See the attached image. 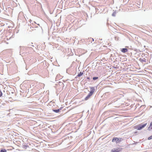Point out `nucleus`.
Returning a JSON list of instances; mask_svg holds the SVG:
<instances>
[{
    "label": "nucleus",
    "instance_id": "nucleus-1",
    "mask_svg": "<svg viewBox=\"0 0 152 152\" xmlns=\"http://www.w3.org/2000/svg\"><path fill=\"white\" fill-rule=\"evenodd\" d=\"M90 91L87 96L85 98V99L86 100H88L90 97L93 95L95 91V87H90Z\"/></svg>",
    "mask_w": 152,
    "mask_h": 152
},
{
    "label": "nucleus",
    "instance_id": "nucleus-2",
    "mask_svg": "<svg viewBox=\"0 0 152 152\" xmlns=\"http://www.w3.org/2000/svg\"><path fill=\"white\" fill-rule=\"evenodd\" d=\"M147 124L146 123L143 124H139L135 126V129H137L138 130H140L143 128L144 127L146 126L147 125Z\"/></svg>",
    "mask_w": 152,
    "mask_h": 152
},
{
    "label": "nucleus",
    "instance_id": "nucleus-3",
    "mask_svg": "<svg viewBox=\"0 0 152 152\" xmlns=\"http://www.w3.org/2000/svg\"><path fill=\"white\" fill-rule=\"evenodd\" d=\"M121 51L123 53H125L128 51V50L126 48H123L121 49Z\"/></svg>",
    "mask_w": 152,
    "mask_h": 152
},
{
    "label": "nucleus",
    "instance_id": "nucleus-4",
    "mask_svg": "<svg viewBox=\"0 0 152 152\" xmlns=\"http://www.w3.org/2000/svg\"><path fill=\"white\" fill-rule=\"evenodd\" d=\"M117 140H118V138L114 137L112 139V142H115L116 143H117Z\"/></svg>",
    "mask_w": 152,
    "mask_h": 152
},
{
    "label": "nucleus",
    "instance_id": "nucleus-5",
    "mask_svg": "<svg viewBox=\"0 0 152 152\" xmlns=\"http://www.w3.org/2000/svg\"><path fill=\"white\" fill-rule=\"evenodd\" d=\"M83 74V72H80L79 74L77 75V76L75 77V78H77V77H80L82 76Z\"/></svg>",
    "mask_w": 152,
    "mask_h": 152
},
{
    "label": "nucleus",
    "instance_id": "nucleus-6",
    "mask_svg": "<svg viewBox=\"0 0 152 152\" xmlns=\"http://www.w3.org/2000/svg\"><path fill=\"white\" fill-rule=\"evenodd\" d=\"M120 150L118 149H114L111 150V152H119Z\"/></svg>",
    "mask_w": 152,
    "mask_h": 152
},
{
    "label": "nucleus",
    "instance_id": "nucleus-7",
    "mask_svg": "<svg viewBox=\"0 0 152 152\" xmlns=\"http://www.w3.org/2000/svg\"><path fill=\"white\" fill-rule=\"evenodd\" d=\"M140 61L141 62H145V63L146 62V60L145 58H144L143 59L140 58Z\"/></svg>",
    "mask_w": 152,
    "mask_h": 152
},
{
    "label": "nucleus",
    "instance_id": "nucleus-8",
    "mask_svg": "<svg viewBox=\"0 0 152 152\" xmlns=\"http://www.w3.org/2000/svg\"><path fill=\"white\" fill-rule=\"evenodd\" d=\"M152 126V122H151L150 123V125H149V127H148V130H149V131H150L151 130V129H150V128L151 127V126Z\"/></svg>",
    "mask_w": 152,
    "mask_h": 152
},
{
    "label": "nucleus",
    "instance_id": "nucleus-9",
    "mask_svg": "<svg viewBox=\"0 0 152 152\" xmlns=\"http://www.w3.org/2000/svg\"><path fill=\"white\" fill-rule=\"evenodd\" d=\"M53 111L55 113H59V112H60V111L59 110V109H57V110H54V109H53Z\"/></svg>",
    "mask_w": 152,
    "mask_h": 152
},
{
    "label": "nucleus",
    "instance_id": "nucleus-10",
    "mask_svg": "<svg viewBox=\"0 0 152 152\" xmlns=\"http://www.w3.org/2000/svg\"><path fill=\"white\" fill-rule=\"evenodd\" d=\"M28 147V145H23V148L24 149H26L27 147Z\"/></svg>",
    "mask_w": 152,
    "mask_h": 152
},
{
    "label": "nucleus",
    "instance_id": "nucleus-11",
    "mask_svg": "<svg viewBox=\"0 0 152 152\" xmlns=\"http://www.w3.org/2000/svg\"><path fill=\"white\" fill-rule=\"evenodd\" d=\"M123 140V139L121 138H118V140H117V143H119L122 140Z\"/></svg>",
    "mask_w": 152,
    "mask_h": 152
},
{
    "label": "nucleus",
    "instance_id": "nucleus-12",
    "mask_svg": "<svg viewBox=\"0 0 152 152\" xmlns=\"http://www.w3.org/2000/svg\"><path fill=\"white\" fill-rule=\"evenodd\" d=\"M113 11H114V10H113ZM116 14V11H113V12L112 14V15L113 16L115 17V16Z\"/></svg>",
    "mask_w": 152,
    "mask_h": 152
},
{
    "label": "nucleus",
    "instance_id": "nucleus-13",
    "mask_svg": "<svg viewBox=\"0 0 152 152\" xmlns=\"http://www.w3.org/2000/svg\"><path fill=\"white\" fill-rule=\"evenodd\" d=\"M98 78V77H93V79L94 80H96Z\"/></svg>",
    "mask_w": 152,
    "mask_h": 152
},
{
    "label": "nucleus",
    "instance_id": "nucleus-14",
    "mask_svg": "<svg viewBox=\"0 0 152 152\" xmlns=\"http://www.w3.org/2000/svg\"><path fill=\"white\" fill-rule=\"evenodd\" d=\"M0 152H7V151L5 149H1Z\"/></svg>",
    "mask_w": 152,
    "mask_h": 152
},
{
    "label": "nucleus",
    "instance_id": "nucleus-15",
    "mask_svg": "<svg viewBox=\"0 0 152 152\" xmlns=\"http://www.w3.org/2000/svg\"><path fill=\"white\" fill-rule=\"evenodd\" d=\"M89 39H90V41H91V43L92 42V41H94V39L93 38H90Z\"/></svg>",
    "mask_w": 152,
    "mask_h": 152
},
{
    "label": "nucleus",
    "instance_id": "nucleus-16",
    "mask_svg": "<svg viewBox=\"0 0 152 152\" xmlns=\"http://www.w3.org/2000/svg\"><path fill=\"white\" fill-rule=\"evenodd\" d=\"M152 139V135L150 137H149L148 138V140H151V139Z\"/></svg>",
    "mask_w": 152,
    "mask_h": 152
},
{
    "label": "nucleus",
    "instance_id": "nucleus-17",
    "mask_svg": "<svg viewBox=\"0 0 152 152\" xmlns=\"http://www.w3.org/2000/svg\"><path fill=\"white\" fill-rule=\"evenodd\" d=\"M63 107H60L59 109V110L61 112V109H62Z\"/></svg>",
    "mask_w": 152,
    "mask_h": 152
},
{
    "label": "nucleus",
    "instance_id": "nucleus-18",
    "mask_svg": "<svg viewBox=\"0 0 152 152\" xmlns=\"http://www.w3.org/2000/svg\"><path fill=\"white\" fill-rule=\"evenodd\" d=\"M87 79L88 80H89L90 78L88 77H87Z\"/></svg>",
    "mask_w": 152,
    "mask_h": 152
},
{
    "label": "nucleus",
    "instance_id": "nucleus-19",
    "mask_svg": "<svg viewBox=\"0 0 152 152\" xmlns=\"http://www.w3.org/2000/svg\"><path fill=\"white\" fill-rule=\"evenodd\" d=\"M22 53V52L21 51H20V55H21V53Z\"/></svg>",
    "mask_w": 152,
    "mask_h": 152
},
{
    "label": "nucleus",
    "instance_id": "nucleus-20",
    "mask_svg": "<svg viewBox=\"0 0 152 152\" xmlns=\"http://www.w3.org/2000/svg\"><path fill=\"white\" fill-rule=\"evenodd\" d=\"M150 129H151V130L152 129V126L150 128Z\"/></svg>",
    "mask_w": 152,
    "mask_h": 152
},
{
    "label": "nucleus",
    "instance_id": "nucleus-21",
    "mask_svg": "<svg viewBox=\"0 0 152 152\" xmlns=\"http://www.w3.org/2000/svg\"><path fill=\"white\" fill-rule=\"evenodd\" d=\"M31 46H33H33H33V45H32Z\"/></svg>",
    "mask_w": 152,
    "mask_h": 152
}]
</instances>
